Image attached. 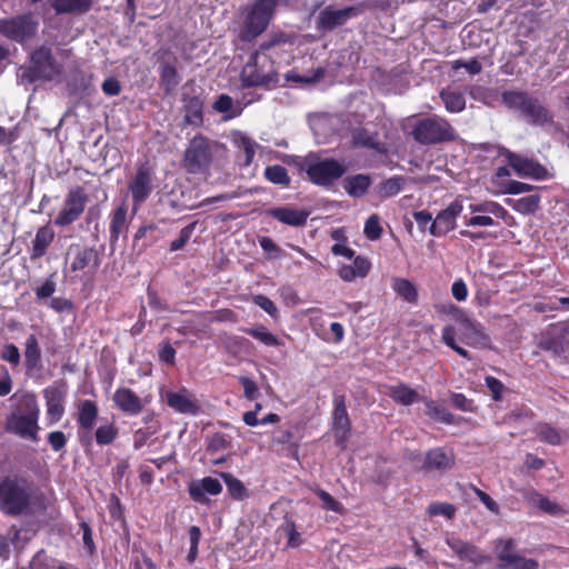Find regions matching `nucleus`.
I'll list each match as a JSON object with an SVG mask.
<instances>
[{
	"mask_svg": "<svg viewBox=\"0 0 569 569\" xmlns=\"http://www.w3.org/2000/svg\"><path fill=\"white\" fill-rule=\"evenodd\" d=\"M9 412L6 416L4 430L20 439L38 442L40 405L32 390L17 391L9 398Z\"/></svg>",
	"mask_w": 569,
	"mask_h": 569,
	"instance_id": "nucleus-1",
	"label": "nucleus"
},
{
	"mask_svg": "<svg viewBox=\"0 0 569 569\" xmlns=\"http://www.w3.org/2000/svg\"><path fill=\"white\" fill-rule=\"evenodd\" d=\"M46 508V498L34 483L26 477L13 475L0 480V511L18 517L31 511V507Z\"/></svg>",
	"mask_w": 569,
	"mask_h": 569,
	"instance_id": "nucleus-2",
	"label": "nucleus"
},
{
	"mask_svg": "<svg viewBox=\"0 0 569 569\" xmlns=\"http://www.w3.org/2000/svg\"><path fill=\"white\" fill-rule=\"evenodd\" d=\"M223 144L202 133H197L189 140L183 152L182 167L190 174H207L213 163L214 156Z\"/></svg>",
	"mask_w": 569,
	"mask_h": 569,
	"instance_id": "nucleus-3",
	"label": "nucleus"
},
{
	"mask_svg": "<svg viewBox=\"0 0 569 569\" xmlns=\"http://www.w3.org/2000/svg\"><path fill=\"white\" fill-rule=\"evenodd\" d=\"M501 100L507 108L518 111L529 124L542 127L553 123L552 112L527 91H503Z\"/></svg>",
	"mask_w": 569,
	"mask_h": 569,
	"instance_id": "nucleus-4",
	"label": "nucleus"
},
{
	"mask_svg": "<svg viewBox=\"0 0 569 569\" xmlns=\"http://www.w3.org/2000/svg\"><path fill=\"white\" fill-rule=\"evenodd\" d=\"M242 88L262 87L271 89L279 82L274 61L266 53L256 50L249 57L240 73Z\"/></svg>",
	"mask_w": 569,
	"mask_h": 569,
	"instance_id": "nucleus-5",
	"label": "nucleus"
},
{
	"mask_svg": "<svg viewBox=\"0 0 569 569\" xmlns=\"http://www.w3.org/2000/svg\"><path fill=\"white\" fill-rule=\"evenodd\" d=\"M277 0H256L248 9L244 17L243 27L239 32V39L242 42H251L262 34L272 20Z\"/></svg>",
	"mask_w": 569,
	"mask_h": 569,
	"instance_id": "nucleus-6",
	"label": "nucleus"
},
{
	"mask_svg": "<svg viewBox=\"0 0 569 569\" xmlns=\"http://www.w3.org/2000/svg\"><path fill=\"white\" fill-rule=\"evenodd\" d=\"M31 64L23 69L21 78L29 83L39 80L51 81L62 71L61 66L52 56L51 49L40 47L32 51L30 56Z\"/></svg>",
	"mask_w": 569,
	"mask_h": 569,
	"instance_id": "nucleus-7",
	"label": "nucleus"
},
{
	"mask_svg": "<svg viewBox=\"0 0 569 569\" xmlns=\"http://www.w3.org/2000/svg\"><path fill=\"white\" fill-rule=\"evenodd\" d=\"M412 136L420 144H437L452 141L455 130L446 119L429 117L417 121L412 129Z\"/></svg>",
	"mask_w": 569,
	"mask_h": 569,
	"instance_id": "nucleus-8",
	"label": "nucleus"
},
{
	"mask_svg": "<svg viewBox=\"0 0 569 569\" xmlns=\"http://www.w3.org/2000/svg\"><path fill=\"white\" fill-rule=\"evenodd\" d=\"M156 172L149 162L137 167L134 174L128 182V191L132 200V209L137 212L148 200L154 189Z\"/></svg>",
	"mask_w": 569,
	"mask_h": 569,
	"instance_id": "nucleus-9",
	"label": "nucleus"
},
{
	"mask_svg": "<svg viewBox=\"0 0 569 569\" xmlns=\"http://www.w3.org/2000/svg\"><path fill=\"white\" fill-rule=\"evenodd\" d=\"M67 264L69 271L76 277L80 272L83 274H93L101 263L100 254L93 247L71 244L67 253Z\"/></svg>",
	"mask_w": 569,
	"mask_h": 569,
	"instance_id": "nucleus-10",
	"label": "nucleus"
},
{
	"mask_svg": "<svg viewBox=\"0 0 569 569\" xmlns=\"http://www.w3.org/2000/svg\"><path fill=\"white\" fill-rule=\"evenodd\" d=\"M347 171V168L333 158L322 159L308 164L306 173L316 186L331 187Z\"/></svg>",
	"mask_w": 569,
	"mask_h": 569,
	"instance_id": "nucleus-11",
	"label": "nucleus"
},
{
	"mask_svg": "<svg viewBox=\"0 0 569 569\" xmlns=\"http://www.w3.org/2000/svg\"><path fill=\"white\" fill-rule=\"evenodd\" d=\"M39 23L31 13L0 19V33L16 42H23L36 36Z\"/></svg>",
	"mask_w": 569,
	"mask_h": 569,
	"instance_id": "nucleus-12",
	"label": "nucleus"
},
{
	"mask_svg": "<svg viewBox=\"0 0 569 569\" xmlns=\"http://www.w3.org/2000/svg\"><path fill=\"white\" fill-rule=\"evenodd\" d=\"M88 194L83 187L77 186L69 190L63 207L54 218V224L67 227L76 222L84 212Z\"/></svg>",
	"mask_w": 569,
	"mask_h": 569,
	"instance_id": "nucleus-13",
	"label": "nucleus"
},
{
	"mask_svg": "<svg viewBox=\"0 0 569 569\" xmlns=\"http://www.w3.org/2000/svg\"><path fill=\"white\" fill-rule=\"evenodd\" d=\"M183 123L186 126L201 127L203 124L202 90L193 83H186L181 93Z\"/></svg>",
	"mask_w": 569,
	"mask_h": 569,
	"instance_id": "nucleus-14",
	"label": "nucleus"
},
{
	"mask_svg": "<svg viewBox=\"0 0 569 569\" xmlns=\"http://www.w3.org/2000/svg\"><path fill=\"white\" fill-rule=\"evenodd\" d=\"M67 382L63 380L57 381L42 391L46 401V411L48 425L52 426L58 423L66 411L64 402L67 397Z\"/></svg>",
	"mask_w": 569,
	"mask_h": 569,
	"instance_id": "nucleus-15",
	"label": "nucleus"
},
{
	"mask_svg": "<svg viewBox=\"0 0 569 569\" xmlns=\"http://www.w3.org/2000/svg\"><path fill=\"white\" fill-rule=\"evenodd\" d=\"M446 313H459L457 318L461 325V341L470 347L483 345L489 338L482 331V326L476 320L470 319L455 305L443 306L441 309Z\"/></svg>",
	"mask_w": 569,
	"mask_h": 569,
	"instance_id": "nucleus-16",
	"label": "nucleus"
},
{
	"mask_svg": "<svg viewBox=\"0 0 569 569\" xmlns=\"http://www.w3.org/2000/svg\"><path fill=\"white\" fill-rule=\"evenodd\" d=\"M332 429L336 443L345 449L351 435V420L349 418L345 395L333 396Z\"/></svg>",
	"mask_w": 569,
	"mask_h": 569,
	"instance_id": "nucleus-17",
	"label": "nucleus"
},
{
	"mask_svg": "<svg viewBox=\"0 0 569 569\" xmlns=\"http://www.w3.org/2000/svg\"><path fill=\"white\" fill-rule=\"evenodd\" d=\"M361 12V9L356 6L342 9H335L332 6H328L318 14L317 29L322 31H332L333 29L343 26L349 19L359 16Z\"/></svg>",
	"mask_w": 569,
	"mask_h": 569,
	"instance_id": "nucleus-18",
	"label": "nucleus"
},
{
	"mask_svg": "<svg viewBox=\"0 0 569 569\" xmlns=\"http://www.w3.org/2000/svg\"><path fill=\"white\" fill-rule=\"evenodd\" d=\"M505 157L508 161V164L520 178H533L536 180H543L548 176V170L537 160L522 157L510 150H506Z\"/></svg>",
	"mask_w": 569,
	"mask_h": 569,
	"instance_id": "nucleus-19",
	"label": "nucleus"
},
{
	"mask_svg": "<svg viewBox=\"0 0 569 569\" xmlns=\"http://www.w3.org/2000/svg\"><path fill=\"white\" fill-rule=\"evenodd\" d=\"M463 206L461 201L455 200L447 208L439 211L429 226V232L433 237H442L453 230L457 226L456 221L462 212Z\"/></svg>",
	"mask_w": 569,
	"mask_h": 569,
	"instance_id": "nucleus-20",
	"label": "nucleus"
},
{
	"mask_svg": "<svg viewBox=\"0 0 569 569\" xmlns=\"http://www.w3.org/2000/svg\"><path fill=\"white\" fill-rule=\"evenodd\" d=\"M112 401L114 406L128 416H138L150 402L149 398L139 397L132 389L119 387L116 389Z\"/></svg>",
	"mask_w": 569,
	"mask_h": 569,
	"instance_id": "nucleus-21",
	"label": "nucleus"
},
{
	"mask_svg": "<svg viewBox=\"0 0 569 569\" xmlns=\"http://www.w3.org/2000/svg\"><path fill=\"white\" fill-rule=\"evenodd\" d=\"M23 367L30 378L43 371L42 350L34 333L29 335L23 343Z\"/></svg>",
	"mask_w": 569,
	"mask_h": 569,
	"instance_id": "nucleus-22",
	"label": "nucleus"
},
{
	"mask_svg": "<svg viewBox=\"0 0 569 569\" xmlns=\"http://www.w3.org/2000/svg\"><path fill=\"white\" fill-rule=\"evenodd\" d=\"M446 543L461 561H469L475 566L491 561L490 556L481 553L477 546L460 538L448 537Z\"/></svg>",
	"mask_w": 569,
	"mask_h": 569,
	"instance_id": "nucleus-23",
	"label": "nucleus"
},
{
	"mask_svg": "<svg viewBox=\"0 0 569 569\" xmlns=\"http://www.w3.org/2000/svg\"><path fill=\"white\" fill-rule=\"evenodd\" d=\"M455 466V453L452 450L443 447H436L426 452L421 466L423 472L439 471L446 472Z\"/></svg>",
	"mask_w": 569,
	"mask_h": 569,
	"instance_id": "nucleus-24",
	"label": "nucleus"
},
{
	"mask_svg": "<svg viewBox=\"0 0 569 569\" xmlns=\"http://www.w3.org/2000/svg\"><path fill=\"white\" fill-rule=\"evenodd\" d=\"M188 492L192 501L208 505L210 496H218L222 492V485L220 481L212 477H204L200 480L192 481L188 486Z\"/></svg>",
	"mask_w": 569,
	"mask_h": 569,
	"instance_id": "nucleus-25",
	"label": "nucleus"
},
{
	"mask_svg": "<svg viewBox=\"0 0 569 569\" xmlns=\"http://www.w3.org/2000/svg\"><path fill=\"white\" fill-rule=\"evenodd\" d=\"M166 402L171 409L179 413L197 415L199 411V405L197 400L184 388L179 391H167Z\"/></svg>",
	"mask_w": 569,
	"mask_h": 569,
	"instance_id": "nucleus-26",
	"label": "nucleus"
},
{
	"mask_svg": "<svg viewBox=\"0 0 569 569\" xmlns=\"http://www.w3.org/2000/svg\"><path fill=\"white\" fill-rule=\"evenodd\" d=\"M267 214L280 221L283 224L292 227H302L306 224L309 212L303 209L292 207H276L267 210Z\"/></svg>",
	"mask_w": 569,
	"mask_h": 569,
	"instance_id": "nucleus-27",
	"label": "nucleus"
},
{
	"mask_svg": "<svg viewBox=\"0 0 569 569\" xmlns=\"http://www.w3.org/2000/svg\"><path fill=\"white\" fill-rule=\"evenodd\" d=\"M54 237V230L49 223L40 227L36 232L31 247L29 248L30 259L34 261L42 258L53 242Z\"/></svg>",
	"mask_w": 569,
	"mask_h": 569,
	"instance_id": "nucleus-28",
	"label": "nucleus"
},
{
	"mask_svg": "<svg viewBox=\"0 0 569 569\" xmlns=\"http://www.w3.org/2000/svg\"><path fill=\"white\" fill-rule=\"evenodd\" d=\"M352 142L356 147L368 148L380 154H386L388 151L386 143L379 139V133L370 132L366 128L353 130Z\"/></svg>",
	"mask_w": 569,
	"mask_h": 569,
	"instance_id": "nucleus-29",
	"label": "nucleus"
},
{
	"mask_svg": "<svg viewBox=\"0 0 569 569\" xmlns=\"http://www.w3.org/2000/svg\"><path fill=\"white\" fill-rule=\"evenodd\" d=\"M371 269V262L363 256L353 258L352 264H343L339 268V277L347 282H351L357 278H365Z\"/></svg>",
	"mask_w": 569,
	"mask_h": 569,
	"instance_id": "nucleus-30",
	"label": "nucleus"
},
{
	"mask_svg": "<svg viewBox=\"0 0 569 569\" xmlns=\"http://www.w3.org/2000/svg\"><path fill=\"white\" fill-rule=\"evenodd\" d=\"M98 406L94 401L86 399L78 405L77 423L80 429L91 431L98 418Z\"/></svg>",
	"mask_w": 569,
	"mask_h": 569,
	"instance_id": "nucleus-31",
	"label": "nucleus"
},
{
	"mask_svg": "<svg viewBox=\"0 0 569 569\" xmlns=\"http://www.w3.org/2000/svg\"><path fill=\"white\" fill-rule=\"evenodd\" d=\"M93 0H52L51 7L57 14H83L91 10Z\"/></svg>",
	"mask_w": 569,
	"mask_h": 569,
	"instance_id": "nucleus-32",
	"label": "nucleus"
},
{
	"mask_svg": "<svg viewBox=\"0 0 569 569\" xmlns=\"http://www.w3.org/2000/svg\"><path fill=\"white\" fill-rule=\"evenodd\" d=\"M387 395L396 402L402 406H411L412 403L422 400L419 393L409 386L400 382L396 386L388 387Z\"/></svg>",
	"mask_w": 569,
	"mask_h": 569,
	"instance_id": "nucleus-33",
	"label": "nucleus"
},
{
	"mask_svg": "<svg viewBox=\"0 0 569 569\" xmlns=\"http://www.w3.org/2000/svg\"><path fill=\"white\" fill-rule=\"evenodd\" d=\"M371 186V178L368 174L358 173L347 177L343 181L346 192L353 198L363 197Z\"/></svg>",
	"mask_w": 569,
	"mask_h": 569,
	"instance_id": "nucleus-34",
	"label": "nucleus"
},
{
	"mask_svg": "<svg viewBox=\"0 0 569 569\" xmlns=\"http://www.w3.org/2000/svg\"><path fill=\"white\" fill-rule=\"evenodd\" d=\"M160 86L166 93L172 92L180 83V76L174 62L163 61L159 67Z\"/></svg>",
	"mask_w": 569,
	"mask_h": 569,
	"instance_id": "nucleus-35",
	"label": "nucleus"
},
{
	"mask_svg": "<svg viewBox=\"0 0 569 569\" xmlns=\"http://www.w3.org/2000/svg\"><path fill=\"white\" fill-rule=\"evenodd\" d=\"M127 213L128 210L124 204H120L112 211L109 232L110 241L113 243L117 242L119 237L128 230Z\"/></svg>",
	"mask_w": 569,
	"mask_h": 569,
	"instance_id": "nucleus-36",
	"label": "nucleus"
},
{
	"mask_svg": "<svg viewBox=\"0 0 569 569\" xmlns=\"http://www.w3.org/2000/svg\"><path fill=\"white\" fill-rule=\"evenodd\" d=\"M391 287L397 296L402 298L408 303L418 302L417 287L410 280L405 278H393Z\"/></svg>",
	"mask_w": 569,
	"mask_h": 569,
	"instance_id": "nucleus-37",
	"label": "nucleus"
},
{
	"mask_svg": "<svg viewBox=\"0 0 569 569\" xmlns=\"http://www.w3.org/2000/svg\"><path fill=\"white\" fill-rule=\"evenodd\" d=\"M422 401L426 407V413L432 420L442 422L446 425L453 423V415L449 412L445 407L440 406L437 401L430 398H422Z\"/></svg>",
	"mask_w": 569,
	"mask_h": 569,
	"instance_id": "nucleus-38",
	"label": "nucleus"
},
{
	"mask_svg": "<svg viewBox=\"0 0 569 569\" xmlns=\"http://www.w3.org/2000/svg\"><path fill=\"white\" fill-rule=\"evenodd\" d=\"M220 477L226 483L228 492L233 500L241 501L249 497V491L243 485V482L239 480L237 477H234L232 473L221 472Z\"/></svg>",
	"mask_w": 569,
	"mask_h": 569,
	"instance_id": "nucleus-39",
	"label": "nucleus"
},
{
	"mask_svg": "<svg viewBox=\"0 0 569 569\" xmlns=\"http://www.w3.org/2000/svg\"><path fill=\"white\" fill-rule=\"evenodd\" d=\"M540 200L541 198L539 194H530L516 200L508 199L507 202L520 214H532L539 209Z\"/></svg>",
	"mask_w": 569,
	"mask_h": 569,
	"instance_id": "nucleus-40",
	"label": "nucleus"
},
{
	"mask_svg": "<svg viewBox=\"0 0 569 569\" xmlns=\"http://www.w3.org/2000/svg\"><path fill=\"white\" fill-rule=\"evenodd\" d=\"M407 179L402 176H393L381 181L378 186V193L381 198H390L398 194L405 188Z\"/></svg>",
	"mask_w": 569,
	"mask_h": 569,
	"instance_id": "nucleus-41",
	"label": "nucleus"
},
{
	"mask_svg": "<svg viewBox=\"0 0 569 569\" xmlns=\"http://www.w3.org/2000/svg\"><path fill=\"white\" fill-rule=\"evenodd\" d=\"M243 332H246L250 337L259 340L261 343H263L267 347L281 346V340L276 335L268 331V329L263 325H259L253 328H246V329H243Z\"/></svg>",
	"mask_w": 569,
	"mask_h": 569,
	"instance_id": "nucleus-42",
	"label": "nucleus"
},
{
	"mask_svg": "<svg viewBox=\"0 0 569 569\" xmlns=\"http://www.w3.org/2000/svg\"><path fill=\"white\" fill-rule=\"evenodd\" d=\"M538 348L550 352L552 356H561L566 352L565 339L561 336H542L538 341Z\"/></svg>",
	"mask_w": 569,
	"mask_h": 569,
	"instance_id": "nucleus-43",
	"label": "nucleus"
},
{
	"mask_svg": "<svg viewBox=\"0 0 569 569\" xmlns=\"http://www.w3.org/2000/svg\"><path fill=\"white\" fill-rule=\"evenodd\" d=\"M535 433L540 441L551 446H557L561 442L560 432L547 422H538L535 426Z\"/></svg>",
	"mask_w": 569,
	"mask_h": 569,
	"instance_id": "nucleus-44",
	"label": "nucleus"
},
{
	"mask_svg": "<svg viewBox=\"0 0 569 569\" xmlns=\"http://www.w3.org/2000/svg\"><path fill=\"white\" fill-rule=\"evenodd\" d=\"M440 98L449 112H460L466 108L465 96L459 91L442 90Z\"/></svg>",
	"mask_w": 569,
	"mask_h": 569,
	"instance_id": "nucleus-45",
	"label": "nucleus"
},
{
	"mask_svg": "<svg viewBox=\"0 0 569 569\" xmlns=\"http://www.w3.org/2000/svg\"><path fill=\"white\" fill-rule=\"evenodd\" d=\"M456 335H457V330L453 326H451V325L445 326L442 329V332H441V341L447 347H449L450 349L456 351L460 357H462L467 360H471L472 358H471L470 352L457 343Z\"/></svg>",
	"mask_w": 569,
	"mask_h": 569,
	"instance_id": "nucleus-46",
	"label": "nucleus"
},
{
	"mask_svg": "<svg viewBox=\"0 0 569 569\" xmlns=\"http://www.w3.org/2000/svg\"><path fill=\"white\" fill-rule=\"evenodd\" d=\"M516 555H518L516 552V541L512 538L498 539L496 541V557L499 561L498 565L509 562Z\"/></svg>",
	"mask_w": 569,
	"mask_h": 569,
	"instance_id": "nucleus-47",
	"label": "nucleus"
},
{
	"mask_svg": "<svg viewBox=\"0 0 569 569\" xmlns=\"http://www.w3.org/2000/svg\"><path fill=\"white\" fill-rule=\"evenodd\" d=\"M264 178L273 183L282 187H289L291 179L288 174V170L280 164L268 166L264 169Z\"/></svg>",
	"mask_w": 569,
	"mask_h": 569,
	"instance_id": "nucleus-48",
	"label": "nucleus"
},
{
	"mask_svg": "<svg viewBox=\"0 0 569 569\" xmlns=\"http://www.w3.org/2000/svg\"><path fill=\"white\" fill-rule=\"evenodd\" d=\"M539 563L531 558H525L521 555H516L509 562L497 565V569H538Z\"/></svg>",
	"mask_w": 569,
	"mask_h": 569,
	"instance_id": "nucleus-49",
	"label": "nucleus"
},
{
	"mask_svg": "<svg viewBox=\"0 0 569 569\" xmlns=\"http://www.w3.org/2000/svg\"><path fill=\"white\" fill-rule=\"evenodd\" d=\"M117 436L118 429L113 423L100 426L94 432L96 441L100 446L110 445Z\"/></svg>",
	"mask_w": 569,
	"mask_h": 569,
	"instance_id": "nucleus-50",
	"label": "nucleus"
},
{
	"mask_svg": "<svg viewBox=\"0 0 569 569\" xmlns=\"http://www.w3.org/2000/svg\"><path fill=\"white\" fill-rule=\"evenodd\" d=\"M281 530L288 537V547L297 548L302 543L300 533L296 528V523L291 517L286 516L281 526Z\"/></svg>",
	"mask_w": 569,
	"mask_h": 569,
	"instance_id": "nucleus-51",
	"label": "nucleus"
},
{
	"mask_svg": "<svg viewBox=\"0 0 569 569\" xmlns=\"http://www.w3.org/2000/svg\"><path fill=\"white\" fill-rule=\"evenodd\" d=\"M0 358L2 361L9 363L11 368H17L21 363L20 350L12 342L3 345L0 351Z\"/></svg>",
	"mask_w": 569,
	"mask_h": 569,
	"instance_id": "nucleus-52",
	"label": "nucleus"
},
{
	"mask_svg": "<svg viewBox=\"0 0 569 569\" xmlns=\"http://www.w3.org/2000/svg\"><path fill=\"white\" fill-rule=\"evenodd\" d=\"M382 227L380 226V218L378 214H371L366 223H365V228H363V233L366 236L367 239L371 240V241H376V240H379L382 236Z\"/></svg>",
	"mask_w": 569,
	"mask_h": 569,
	"instance_id": "nucleus-53",
	"label": "nucleus"
},
{
	"mask_svg": "<svg viewBox=\"0 0 569 569\" xmlns=\"http://www.w3.org/2000/svg\"><path fill=\"white\" fill-rule=\"evenodd\" d=\"M456 507L449 502H432L427 508L430 517L443 516L449 520L456 516Z\"/></svg>",
	"mask_w": 569,
	"mask_h": 569,
	"instance_id": "nucleus-54",
	"label": "nucleus"
},
{
	"mask_svg": "<svg viewBox=\"0 0 569 569\" xmlns=\"http://www.w3.org/2000/svg\"><path fill=\"white\" fill-rule=\"evenodd\" d=\"M229 447H231L230 437L222 432H216L209 438L207 450L211 453H216L218 451L226 450Z\"/></svg>",
	"mask_w": 569,
	"mask_h": 569,
	"instance_id": "nucleus-55",
	"label": "nucleus"
},
{
	"mask_svg": "<svg viewBox=\"0 0 569 569\" xmlns=\"http://www.w3.org/2000/svg\"><path fill=\"white\" fill-rule=\"evenodd\" d=\"M238 147L243 151L244 153V160L243 166L248 167L252 163L256 154V147L257 143L251 138L247 136H241L239 140L237 141Z\"/></svg>",
	"mask_w": 569,
	"mask_h": 569,
	"instance_id": "nucleus-56",
	"label": "nucleus"
},
{
	"mask_svg": "<svg viewBox=\"0 0 569 569\" xmlns=\"http://www.w3.org/2000/svg\"><path fill=\"white\" fill-rule=\"evenodd\" d=\"M313 492L322 501L325 509L331 510L337 513L343 512V506L339 501H337L329 492L319 487L315 488Z\"/></svg>",
	"mask_w": 569,
	"mask_h": 569,
	"instance_id": "nucleus-57",
	"label": "nucleus"
},
{
	"mask_svg": "<svg viewBox=\"0 0 569 569\" xmlns=\"http://www.w3.org/2000/svg\"><path fill=\"white\" fill-rule=\"evenodd\" d=\"M196 227H197V221H193V222L187 224L186 227H183L180 230L179 237L176 240L171 241L170 251L181 250L187 244V242L190 240Z\"/></svg>",
	"mask_w": 569,
	"mask_h": 569,
	"instance_id": "nucleus-58",
	"label": "nucleus"
},
{
	"mask_svg": "<svg viewBox=\"0 0 569 569\" xmlns=\"http://www.w3.org/2000/svg\"><path fill=\"white\" fill-rule=\"evenodd\" d=\"M289 41H290L289 36L286 32H274V33L270 34L267 40L262 41L259 44L258 51H260L261 53H264L266 51L272 49L273 47L282 44V43H287Z\"/></svg>",
	"mask_w": 569,
	"mask_h": 569,
	"instance_id": "nucleus-59",
	"label": "nucleus"
},
{
	"mask_svg": "<svg viewBox=\"0 0 569 569\" xmlns=\"http://www.w3.org/2000/svg\"><path fill=\"white\" fill-rule=\"evenodd\" d=\"M177 351L169 341L162 342L158 350L159 360L166 365L174 366Z\"/></svg>",
	"mask_w": 569,
	"mask_h": 569,
	"instance_id": "nucleus-60",
	"label": "nucleus"
},
{
	"mask_svg": "<svg viewBox=\"0 0 569 569\" xmlns=\"http://www.w3.org/2000/svg\"><path fill=\"white\" fill-rule=\"evenodd\" d=\"M450 400L453 407L461 411L473 412L476 409L473 400L468 399L463 393L452 392Z\"/></svg>",
	"mask_w": 569,
	"mask_h": 569,
	"instance_id": "nucleus-61",
	"label": "nucleus"
},
{
	"mask_svg": "<svg viewBox=\"0 0 569 569\" xmlns=\"http://www.w3.org/2000/svg\"><path fill=\"white\" fill-rule=\"evenodd\" d=\"M486 387L489 389L491 397L495 401H500L502 399V393L505 391V385L492 376H487L485 378Z\"/></svg>",
	"mask_w": 569,
	"mask_h": 569,
	"instance_id": "nucleus-62",
	"label": "nucleus"
},
{
	"mask_svg": "<svg viewBox=\"0 0 569 569\" xmlns=\"http://www.w3.org/2000/svg\"><path fill=\"white\" fill-rule=\"evenodd\" d=\"M47 441L51 449L58 452L67 446L68 439L63 431L56 430L47 435Z\"/></svg>",
	"mask_w": 569,
	"mask_h": 569,
	"instance_id": "nucleus-63",
	"label": "nucleus"
},
{
	"mask_svg": "<svg viewBox=\"0 0 569 569\" xmlns=\"http://www.w3.org/2000/svg\"><path fill=\"white\" fill-rule=\"evenodd\" d=\"M239 382L243 388V396L246 399L252 401L259 397V388L252 379L242 376L239 378Z\"/></svg>",
	"mask_w": 569,
	"mask_h": 569,
	"instance_id": "nucleus-64",
	"label": "nucleus"
}]
</instances>
